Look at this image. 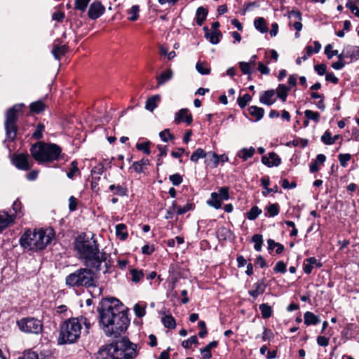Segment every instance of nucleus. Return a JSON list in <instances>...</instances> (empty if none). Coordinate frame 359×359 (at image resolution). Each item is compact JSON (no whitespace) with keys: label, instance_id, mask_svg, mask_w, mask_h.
<instances>
[{"label":"nucleus","instance_id":"nucleus-47","mask_svg":"<svg viewBox=\"0 0 359 359\" xmlns=\"http://www.w3.org/2000/svg\"><path fill=\"white\" fill-rule=\"evenodd\" d=\"M304 115L308 120H312L316 123H318L320 119V114L317 111H313L311 110H306L304 111Z\"/></svg>","mask_w":359,"mask_h":359},{"label":"nucleus","instance_id":"nucleus-53","mask_svg":"<svg viewBox=\"0 0 359 359\" xmlns=\"http://www.w3.org/2000/svg\"><path fill=\"white\" fill-rule=\"evenodd\" d=\"M321 140L324 144L327 145H331L334 144V140H332L331 133L329 130H326L322 135Z\"/></svg>","mask_w":359,"mask_h":359},{"label":"nucleus","instance_id":"nucleus-14","mask_svg":"<svg viewBox=\"0 0 359 359\" xmlns=\"http://www.w3.org/2000/svg\"><path fill=\"white\" fill-rule=\"evenodd\" d=\"M184 121L187 125H189L192 122V116L189 114L187 109H182L177 113L175 114V122L180 123Z\"/></svg>","mask_w":359,"mask_h":359},{"label":"nucleus","instance_id":"nucleus-60","mask_svg":"<svg viewBox=\"0 0 359 359\" xmlns=\"http://www.w3.org/2000/svg\"><path fill=\"white\" fill-rule=\"evenodd\" d=\"M21 356L23 359H39L38 354L31 350L25 351Z\"/></svg>","mask_w":359,"mask_h":359},{"label":"nucleus","instance_id":"nucleus-4","mask_svg":"<svg viewBox=\"0 0 359 359\" xmlns=\"http://www.w3.org/2000/svg\"><path fill=\"white\" fill-rule=\"evenodd\" d=\"M53 230L39 229L33 231L28 230L20 238L21 245L29 250L37 251L44 249L52 241Z\"/></svg>","mask_w":359,"mask_h":359},{"label":"nucleus","instance_id":"nucleus-13","mask_svg":"<svg viewBox=\"0 0 359 359\" xmlns=\"http://www.w3.org/2000/svg\"><path fill=\"white\" fill-rule=\"evenodd\" d=\"M262 162L268 167H273L279 165L281 163V159L276 153L271 152L269 154V156H262Z\"/></svg>","mask_w":359,"mask_h":359},{"label":"nucleus","instance_id":"nucleus-34","mask_svg":"<svg viewBox=\"0 0 359 359\" xmlns=\"http://www.w3.org/2000/svg\"><path fill=\"white\" fill-rule=\"evenodd\" d=\"M45 104L41 100L32 102L30 104V110L32 112L39 114L45 109Z\"/></svg>","mask_w":359,"mask_h":359},{"label":"nucleus","instance_id":"nucleus-51","mask_svg":"<svg viewBox=\"0 0 359 359\" xmlns=\"http://www.w3.org/2000/svg\"><path fill=\"white\" fill-rule=\"evenodd\" d=\"M194 206V204L191 203H188L183 207L177 206V215H181L185 214L186 212L193 210Z\"/></svg>","mask_w":359,"mask_h":359},{"label":"nucleus","instance_id":"nucleus-59","mask_svg":"<svg viewBox=\"0 0 359 359\" xmlns=\"http://www.w3.org/2000/svg\"><path fill=\"white\" fill-rule=\"evenodd\" d=\"M273 270L277 273H284L286 272V264L283 262L279 261L276 263Z\"/></svg>","mask_w":359,"mask_h":359},{"label":"nucleus","instance_id":"nucleus-9","mask_svg":"<svg viewBox=\"0 0 359 359\" xmlns=\"http://www.w3.org/2000/svg\"><path fill=\"white\" fill-rule=\"evenodd\" d=\"M17 324L19 329L26 333L38 334L43 329L41 320L32 317L22 318L17 322Z\"/></svg>","mask_w":359,"mask_h":359},{"label":"nucleus","instance_id":"nucleus-3","mask_svg":"<svg viewBox=\"0 0 359 359\" xmlns=\"http://www.w3.org/2000/svg\"><path fill=\"white\" fill-rule=\"evenodd\" d=\"M135 344L123 338L100 349L96 359H132L136 356Z\"/></svg>","mask_w":359,"mask_h":359},{"label":"nucleus","instance_id":"nucleus-22","mask_svg":"<svg viewBox=\"0 0 359 359\" xmlns=\"http://www.w3.org/2000/svg\"><path fill=\"white\" fill-rule=\"evenodd\" d=\"M346 50V54L351 61L353 60H358L359 58V46L348 45L344 47Z\"/></svg>","mask_w":359,"mask_h":359},{"label":"nucleus","instance_id":"nucleus-28","mask_svg":"<svg viewBox=\"0 0 359 359\" xmlns=\"http://www.w3.org/2000/svg\"><path fill=\"white\" fill-rule=\"evenodd\" d=\"M255 152V149L254 147H250V148H243L241 149L237 156L242 158L243 161L248 160L249 158H251Z\"/></svg>","mask_w":359,"mask_h":359},{"label":"nucleus","instance_id":"nucleus-11","mask_svg":"<svg viewBox=\"0 0 359 359\" xmlns=\"http://www.w3.org/2000/svg\"><path fill=\"white\" fill-rule=\"evenodd\" d=\"M29 156L28 154H19L13 157L12 162L18 169L27 170L30 168Z\"/></svg>","mask_w":359,"mask_h":359},{"label":"nucleus","instance_id":"nucleus-6","mask_svg":"<svg viewBox=\"0 0 359 359\" xmlns=\"http://www.w3.org/2000/svg\"><path fill=\"white\" fill-rule=\"evenodd\" d=\"M81 333V323L79 318H69L60 326L58 343L60 344L74 343L79 339Z\"/></svg>","mask_w":359,"mask_h":359},{"label":"nucleus","instance_id":"nucleus-2","mask_svg":"<svg viewBox=\"0 0 359 359\" xmlns=\"http://www.w3.org/2000/svg\"><path fill=\"white\" fill-rule=\"evenodd\" d=\"M74 248L79 259L84 262L86 266L100 270V266L107 259L105 252L99 250L97 241L87 235H80L74 241Z\"/></svg>","mask_w":359,"mask_h":359},{"label":"nucleus","instance_id":"nucleus-16","mask_svg":"<svg viewBox=\"0 0 359 359\" xmlns=\"http://www.w3.org/2000/svg\"><path fill=\"white\" fill-rule=\"evenodd\" d=\"M289 18H294L296 21L293 23L294 28L297 31L299 32L302 29V24L301 22L302 21V13L298 11H291L288 13Z\"/></svg>","mask_w":359,"mask_h":359},{"label":"nucleus","instance_id":"nucleus-1","mask_svg":"<svg viewBox=\"0 0 359 359\" xmlns=\"http://www.w3.org/2000/svg\"><path fill=\"white\" fill-rule=\"evenodd\" d=\"M118 304L119 301L116 299H104L97 307L100 322L109 337H117L127 330L130 324L126 313L121 311Z\"/></svg>","mask_w":359,"mask_h":359},{"label":"nucleus","instance_id":"nucleus-17","mask_svg":"<svg viewBox=\"0 0 359 359\" xmlns=\"http://www.w3.org/2000/svg\"><path fill=\"white\" fill-rule=\"evenodd\" d=\"M253 290H249L248 293L250 296L256 299L259 295L265 292L266 285L264 281L257 282L253 285Z\"/></svg>","mask_w":359,"mask_h":359},{"label":"nucleus","instance_id":"nucleus-35","mask_svg":"<svg viewBox=\"0 0 359 359\" xmlns=\"http://www.w3.org/2000/svg\"><path fill=\"white\" fill-rule=\"evenodd\" d=\"M263 318L267 319L272 315V309L268 304H262L259 306Z\"/></svg>","mask_w":359,"mask_h":359},{"label":"nucleus","instance_id":"nucleus-29","mask_svg":"<svg viewBox=\"0 0 359 359\" xmlns=\"http://www.w3.org/2000/svg\"><path fill=\"white\" fill-rule=\"evenodd\" d=\"M208 10L203 6L198 8L196 11V23L201 26L208 15Z\"/></svg>","mask_w":359,"mask_h":359},{"label":"nucleus","instance_id":"nucleus-8","mask_svg":"<svg viewBox=\"0 0 359 359\" xmlns=\"http://www.w3.org/2000/svg\"><path fill=\"white\" fill-rule=\"evenodd\" d=\"M23 104H15L13 107L8 109L6 114L5 130L6 135V140L12 142L15 140L17 134L16 121L18 119L17 114L21 110Z\"/></svg>","mask_w":359,"mask_h":359},{"label":"nucleus","instance_id":"nucleus-20","mask_svg":"<svg viewBox=\"0 0 359 359\" xmlns=\"http://www.w3.org/2000/svg\"><path fill=\"white\" fill-rule=\"evenodd\" d=\"M304 323L307 325H316L320 322L318 316H316L311 311H306L304 313Z\"/></svg>","mask_w":359,"mask_h":359},{"label":"nucleus","instance_id":"nucleus-24","mask_svg":"<svg viewBox=\"0 0 359 359\" xmlns=\"http://www.w3.org/2000/svg\"><path fill=\"white\" fill-rule=\"evenodd\" d=\"M172 72L171 69H167L166 71L162 72L157 77V83L158 86H162L169 80H170L172 77Z\"/></svg>","mask_w":359,"mask_h":359},{"label":"nucleus","instance_id":"nucleus-56","mask_svg":"<svg viewBox=\"0 0 359 359\" xmlns=\"http://www.w3.org/2000/svg\"><path fill=\"white\" fill-rule=\"evenodd\" d=\"M169 180L174 186H178L182 182V177L178 173L170 175Z\"/></svg>","mask_w":359,"mask_h":359},{"label":"nucleus","instance_id":"nucleus-55","mask_svg":"<svg viewBox=\"0 0 359 359\" xmlns=\"http://www.w3.org/2000/svg\"><path fill=\"white\" fill-rule=\"evenodd\" d=\"M338 157L340 165L342 167H346L347 162L351 160V156L349 154H340Z\"/></svg>","mask_w":359,"mask_h":359},{"label":"nucleus","instance_id":"nucleus-58","mask_svg":"<svg viewBox=\"0 0 359 359\" xmlns=\"http://www.w3.org/2000/svg\"><path fill=\"white\" fill-rule=\"evenodd\" d=\"M346 7L348 8L355 16L359 17V9L357 6L353 4L351 0H348Z\"/></svg>","mask_w":359,"mask_h":359},{"label":"nucleus","instance_id":"nucleus-45","mask_svg":"<svg viewBox=\"0 0 359 359\" xmlns=\"http://www.w3.org/2000/svg\"><path fill=\"white\" fill-rule=\"evenodd\" d=\"M262 213V210L259 209L257 206H253L249 212L247 213V217L250 220H255L260 214Z\"/></svg>","mask_w":359,"mask_h":359},{"label":"nucleus","instance_id":"nucleus-12","mask_svg":"<svg viewBox=\"0 0 359 359\" xmlns=\"http://www.w3.org/2000/svg\"><path fill=\"white\" fill-rule=\"evenodd\" d=\"M105 7L99 1H93L88 9V15L91 20L99 18L104 13Z\"/></svg>","mask_w":359,"mask_h":359},{"label":"nucleus","instance_id":"nucleus-39","mask_svg":"<svg viewBox=\"0 0 359 359\" xmlns=\"http://www.w3.org/2000/svg\"><path fill=\"white\" fill-rule=\"evenodd\" d=\"M177 204L175 201H173L172 202V205L168 207L166 214L165 215V219H172L175 215H177Z\"/></svg>","mask_w":359,"mask_h":359},{"label":"nucleus","instance_id":"nucleus-63","mask_svg":"<svg viewBox=\"0 0 359 359\" xmlns=\"http://www.w3.org/2000/svg\"><path fill=\"white\" fill-rule=\"evenodd\" d=\"M44 130V126L43 124H39L34 133H33V137L35 139L39 140L42 137V132Z\"/></svg>","mask_w":359,"mask_h":359},{"label":"nucleus","instance_id":"nucleus-49","mask_svg":"<svg viewBox=\"0 0 359 359\" xmlns=\"http://www.w3.org/2000/svg\"><path fill=\"white\" fill-rule=\"evenodd\" d=\"M269 217H275L279 213V206L277 203L270 204L266 207Z\"/></svg>","mask_w":359,"mask_h":359},{"label":"nucleus","instance_id":"nucleus-7","mask_svg":"<svg viewBox=\"0 0 359 359\" xmlns=\"http://www.w3.org/2000/svg\"><path fill=\"white\" fill-rule=\"evenodd\" d=\"M94 273L88 268H80L69 274L65 283L70 287H90L95 286Z\"/></svg>","mask_w":359,"mask_h":359},{"label":"nucleus","instance_id":"nucleus-62","mask_svg":"<svg viewBox=\"0 0 359 359\" xmlns=\"http://www.w3.org/2000/svg\"><path fill=\"white\" fill-rule=\"evenodd\" d=\"M332 48V45L328 44L325 46V53L326 54V55L327 56V57L329 59L332 58L334 55H338V50H331Z\"/></svg>","mask_w":359,"mask_h":359},{"label":"nucleus","instance_id":"nucleus-31","mask_svg":"<svg viewBox=\"0 0 359 359\" xmlns=\"http://www.w3.org/2000/svg\"><path fill=\"white\" fill-rule=\"evenodd\" d=\"M116 235L121 240L124 241L128 238V233L126 231V226L123 224H118L116 225Z\"/></svg>","mask_w":359,"mask_h":359},{"label":"nucleus","instance_id":"nucleus-64","mask_svg":"<svg viewBox=\"0 0 359 359\" xmlns=\"http://www.w3.org/2000/svg\"><path fill=\"white\" fill-rule=\"evenodd\" d=\"M315 71L320 76L325 74L327 70V66L325 64H318L314 66Z\"/></svg>","mask_w":359,"mask_h":359},{"label":"nucleus","instance_id":"nucleus-46","mask_svg":"<svg viewBox=\"0 0 359 359\" xmlns=\"http://www.w3.org/2000/svg\"><path fill=\"white\" fill-rule=\"evenodd\" d=\"M252 97L246 93L243 95V96H240L238 97L237 102L239 105V107L242 109L246 107L248 103L251 100Z\"/></svg>","mask_w":359,"mask_h":359},{"label":"nucleus","instance_id":"nucleus-41","mask_svg":"<svg viewBox=\"0 0 359 359\" xmlns=\"http://www.w3.org/2000/svg\"><path fill=\"white\" fill-rule=\"evenodd\" d=\"M80 174V170L78 168V163L76 161H74L71 163V168H69V172L67 173V176L69 179H73L76 175Z\"/></svg>","mask_w":359,"mask_h":359},{"label":"nucleus","instance_id":"nucleus-30","mask_svg":"<svg viewBox=\"0 0 359 359\" xmlns=\"http://www.w3.org/2000/svg\"><path fill=\"white\" fill-rule=\"evenodd\" d=\"M196 69L202 75H208L210 73V67L205 62H198L196 65Z\"/></svg>","mask_w":359,"mask_h":359},{"label":"nucleus","instance_id":"nucleus-23","mask_svg":"<svg viewBox=\"0 0 359 359\" xmlns=\"http://www.w3.org/2000/svg\"><path fill=\"white\" fill-rule=\"evenodd\" d=\"M326 160L324 154H318L316 160L310 164V171L313 173L319 170L318 164H323Z\"/></svg>","mask_w":359,"mask_h":359},{"label":"nucleus","instance_id":"nucleus-21","mask_svg":"<svg viewBox=\"0 0 359 359\" xmlns=\"http://www.w3.org/2000/svg\"><path fill=\"white\" fill-rule=\"evenodd\" d=\"M248 112L250 116L255 118L256 121L261 120L264 114V109L257 106H251L248 108Z\"/></svg>","mask_w":359,"mask_h":359},{"label":"nucleus","instance_id":"nucleus-57","mask_svg":"<svg viewBox=\"0 0 359 359\" xmlns=\"http://www.w3.org/2000/svg\"><path fill=\"white\" fill-rule=\"evenodd\" d=\"M149 142H143V143H137L136 144V147L138 150L142 151L146 154H150V149L149 147Z\"/></svg>","mask_w":359,"mask_h":359},{"label":"nucleus","instance_id":"nucleus-54","mask_svg":"<svg viewBox=\"0 0 359 359\" xmlns=\"http://www.w3.org/2000/svg\"><path fill=\"white\" fill-rule=\"evenodd\" d=\"M198 344V339L196 336H192L187 340L182 341V346L185 348H190L193 344Z\"/></svg>","mask_w":359,"mask_h":359},{"label":"nucleus","instance_id":"nucleus-10","mask_svg":"<svg viewBox=\"0 0 359 359\" xmlns=\"http://www.w3.org/2000/svg\"><path fill=\"white\" fill-rule=\"evenodd\" d=\"M229 198V189L226 187H220L218 192H212L211 198L207 203L214 208L218 210L221 208L222 201H227Z\"/></svg>","mask_w":359,"mask_h":359},{"label":"nucleus","instance_id":"nucleus-40","mask_svg":"<svg viewBox=\"0 0 359 359\" xmlns=\"http://www.w3.org/2000/svg\"><path fill=\"white\" fill-rule=\"evenodd\" d=\"M130 273L131 274L132 281L135 283H139L140 280L144 277V273L142 270L132 269L130 271Z\"/></svg>","mask_w":359,"mask_h":359},{"label":"nucleus","instance_id":"nucleus-33","mask_svg":"<svg viewBox=\"0 0 359 359\" xmlns=\"http://www.w3.org/2000/svg\"><path fill=\"white\" fill-rule=\"evenodd\" d=\"M109 190L114 191V194L119 196H124L127 194V188L120 184H111L109 186Z\"/></svg>","mask_w":359,"mask_h":359},{"label":"nucleus","instance_id":"nucleus-38","mask_svg":"<svg viewBox=\"0 0 359 359\" xmlns=\"http://www.w3.org/2000/svg\"><path fill=\"white\" fill-rule=\"evenodd\" d=\"M252 241L255 243L254 248L256 251L262 250L263 244V237L261 234H255L252 238Z\"/></svg>","mask_w":359,"mask_h":359},{"label":"nucleus","instance_id":"nucleus-50","mask_svg":"<svg viewBox=\"0 0 359 359\" xmlns=\"http://www.w3.org/2000/svg\"><path fill=\"white\" fill-rule=\"evenodd\" d=\"M140 8L137 5H134L131 7V8L128 11V13L130 14V17L128 18L131 21H135L139 18Z\"/></svg>","mask_w":359,"mask_h":359},{"label":"nucleus","instance_id":"nucleus-36","mask_svg":"<svg viewBox=\"0 0 359 359\" xmlns=\"http://www.w3.org/2000/svg\"><path fill=\"white\" fill-rule=\"evenodd\" d=\"M207 153L201 148H198L191 156L190 160L194 163L198 162L200 158H205Z\"/></svg>","mask_w":359,"mask_h":359},{"label":"nucleus","instance_id":"nucleus-15","mask_svg":"<svg viewBox=\"0 0 359 359\" xmlns=\"http://www.w3.org/2000/svg\"><path fill=\"white\" fill-rule=\"evenodd\" d=\"M274 95V90H266L260 95L259 102L262 104L271 106L276 102V99L273 98Z\"/></svg>","mask_w":359,"mask_h":359},{"label":"nucleus","instance_id":"nucleus-26","mask_svg":"<svg viewBox=\"0 0 359 359\" xmlns=\"http://www.w3.org/2000/svg\"><path fill=\"white\" fill-rule=\"evenodd\" d=\"M254 25L261 33H266L268 32L269 29L264 18L259 17L255 18L254 20Z\"/></svg>","mask_w":359,"mask_h":359},{"label":"nucleus","instance_id":"nucleus-43","mask_svg":"<svg viewBox=\"0 0 359 359\" xmlns=\"http://www.w3.org/2000/svg\"><path fill=\"white\" fill-rule=\"evenodd\" d=\"M162 322L165 327L173 329L176 326L175 320L172 316H165L162 318Z\"/></svg>","mask_w":359,"mask_h":359},{"label":"nucleus","instance_id":"nucleus-61","mask_svg":"<svg viewBox=\"0 0 359 359\" xmlns=\"http://www.w3.org/2000/svg\"><path fill=\"white\" fill-rule=\"evenodd\" d=\"M239 66H240L241 70L242 71V72L244 74L250 75L251 70H250V66L249 63H248L246 62H241L239 63Z\"/></svg>","mask_w":359,"mask_h":359},{"label":"nucleus","instance_id":"nucleus-19","mask_svg":"<svg viewBox=\"0 0 359 359\" xmlns=\"http://www.w3.org/2000/svg\"><path fill=\"white\" fill-rule=\"evenodd\" d=\"M13 221L12 215H9L5 211L0 212V232L6 228Z\"/></svg>","mask_w":359,"mask_h":359},{"label":"nucleus","instance_id":"nucleus-44","mask_svg":"<svg viewBox=\"0 0 359 359\" xmlns=\"http://www.w3.org/2000/svg\"><path fill=\"white\" fill-rule=\"evenodd\" d=\"M149 164L148 159H142L140 161H135L133 164V168L134 170L137 172H141L143 171V168L144 166Z\"/></svg>","mask_w":359,"mask_h":359},{"label":"nucleus","instance_id":"nucleus-42","mask_svg":"<svg viewBox=\"0 0 359 359\" xmlns=\"http://www.w3.org/2000/svg\"><path fill=\"white\" fill-rule=\"evenodd\" d=\"M90 0H75L74 9L83 13L86 11Z\"/></svg>","mask_w":359,"mask_h":359},{"label":"nucleus","instance_id":"nucleus-48","mask_svg":"<svg viewBox=\"0 0 359 359\" xmlns=\"http://www.w3.org/2000/svg\"><path fill=\"white\" fill-rule=\"evenodd\" d=\"M21 208V202L18 199L15 200L13 203V210L15 217H21L22 216Z\"/></svg>","mask_w":359,"mask_h":359},{"label":"nucleus","instance_id":"nucleus-5","mask_svg":"<svg viewBox=\"0 0 359 359\" xmlns=\"http://www.w3.org/2000/svg\"><path fill=\"white\" fill-rule=\"evenodd\" d=\"M30 152L32 157L41 163L57 161L62 153V149L56 144L39 142L32 146Z\"/></svg>","mask_w":359,"mask_h":359},{"label":"nucleus","instance_id":"nucleus-52","mask_svg":"<svg viewBox=\"0 0 359 359\" xmlns=\"http://www.w3.org/2000/svg\"><path fill=\"white\" fill-rule=\"evenodd\" d=\"M159 136L162 141L167 142L169 140H172L175 138L174 135L170 133L168 129H165L164 130L160 132Z\"/></svg>","mask_w":359,"mask_h":359},{"label":"nucleus","instance_id":"nucleus-32","mask_svg":"<svg viewBox=\"0 0 359 359\" xmlns=\"http://www.w3.org/2000/svg\"><path fill=\"white\" fill-rule=\"evenodd\" d=\"M66 46H57L54 45L53 48L52 50V54L56 60H60L62 56H63L66 53Z\"/></svg>","mask_w":359,"mask_h":359},{"label":"nucleus","instance_id":"nucleus-25","mask_svg":"<svg viewBox=\"0 0 359 359\" xmlns=\"http://www.w3.org/2000/svg\"><path fill=\"white\" fill-rule=\"evenodd\" d=\"M221 36L222 33L219 30L205 33V37L208 39L212 44H217L219 42V38Z\"/></svg>","mask_w":359,"mask_h":359},{"label":"nucleus","instance_id":"nucleus-18","mask_svg":"<svg viewBox=\"0 0 359 359\" xmlns=\"http://www.w3.org/2000/svg\"><path fill=\"white\" fill-rule=\"evenodd\" d=\"M161 100L159 95H155L149 97L145 104V109L149 111H153L157 107Z\"/></svg>","mask_w":359,"mask_h":359},{"label":"nucleus","instance_id":"nucleus-37","mask_svg":"<svg viewBox=\"0 0 359 359\" xmlns=\"http://www.w3.org/2000/svg\"><path fill=\"white\" fill-rule=\"evenodd\" d=\"M146 306L147 305L145 303H138L135 304L133 309L136 316H137L138 318L143 317L146 313Z\"/></svg>","mask_w":359,"mask_h":359},{"label":"nucleus","instance_id":"nucleus-27","mask_svg":"<svg viewBox=\"0 0 359 359\" xmlns=\"http://www.w3.org/2000/svg\"><path fill=\"white\" fill-rule=\"evenodd\" d=\"M290 90V88L289 87L284 84H279L276 89L278 97L280 98L283 102H285L288 92Z\"/></svg>","mask_w":359,"mask_h":359}]
</instances>
